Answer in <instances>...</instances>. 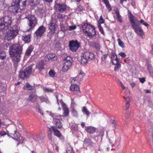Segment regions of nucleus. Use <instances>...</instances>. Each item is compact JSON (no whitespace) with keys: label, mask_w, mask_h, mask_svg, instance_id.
<instances>
[{"label":"nucleus","mask_w":153,"mask_h":153,"mask_svg":"<svg viewBox=\"0 0 153 153\" xmlns=\"http://www.w3.org/2000/svg\"><path fill=\"white\" fill-rule=\"evenodd\" d=\"M9 50L12 59L16 62H19L21 58L22 47L19 45H14L10 47Z\"/></svg>","instance_id":"1"},{"label":"nucleus","mask_w":153,"mask_h":153,"mask_svg":"<svg viewBox=\"0 0 153 153\" xmlns=\"http://www.w3.org/2000/svg\"><path fill=\"white\" fill-rule=\"evenodd\" d=\"M18 27L16 25H14L13 27H10V29H7L4 31V33L6 34L4 37V39L10 41L13 39L18 33Z\"/></svg>","instance_id":"2"},{"label":"nucleus","mask_w":153,"mask_h":153,"mask_svg":"<svg viewBox=\"0 0 153 153\" xmlns=\"http://www.w3.org/2000/svg\"><path fill=\"white\" fill-rule=\"evenodd\" d=\"M28 14L27 12H25L21 16H23V18L27 19L29 20V22L28 23L30 28L27 30H31L36 26L37 23V20L36 18L33 16H31L30 17H28Z\"/></svg>","instance_id":"3"},{"label":"nucleus","mask_w":153,"mask_h":153,"mask_svg":"<svg viewBox=\"0 0 153 153\" xmlns=\"http://www.w3.org/2000/svg\"><path fill=\"white\" fill-rule=\"evenodd\" d=\"M111 62L115 65L114 70L115 71H118L121 67V61L120 59L118 58L117 55L114 51L111 52Z\"/></svg>","instance_id":"4"},{"label":"nucleus","mask_w":153,"mask_h":153,"mask_svg":"<svg viewBox=\"0 0 153 153\" xmlns=\"http://www.w3.org/2000/svg\"><path fill=\"white\" fill-rule=\"evenodd\" d=\"M94 57V55L92 53L89 52L84 53L83 56L81 58V64L84 65H85L88 61L93 59Z\"/></svg>","instance_id":"5"},{"label":"nucleus","mask_w":153,"mask_h":153,"mask_svg":"<svg viewBox=\"0 0 153 153\" xmlns=\"http://www.w3.org/2000/svg\"><path fill=\"white\" fill-rule=\"evenodd\" d=\"M32 66L30 65L26 68L24 71H21L19 73V76L23 79H27L31 75L32 70Z\"/></svg>","instance_id":"6"},{"label":"nucleus","mask_w":153,"mask_h":153,"mask_svg":"<svg viewBox=\"0 0 153 153\" xmlns=\"http://www.w3.org/2000/svg\"><path fill=\"white\" fill-rule=\"evenodd\" d=\"M64 65L62 69L64 71H66L69 69L71 66L73 62L72 58L69 56H67L63 59Z\"/></svg>","instance_id":"7"},{"label":"nucleus","mask_w":153,"mask_h":153,"mask_svg":"<svg viewBox=\"0 0 153 153\" xmlns=\"http://www.w3.org/2000/svg\"><path fill=\"white\" fill-rule=\"evenodd\" d=\"M57 21L55 19H51L50 23L48 25L49 33L52 34L55 33L58 25Z\"/></svg>","instance_id":"8"},{"label":"nucleus","mask_w":153,"mask_h":153,"mask_svg":"<svg viewBox=\"0 0 153 153\" xmlns=\"http://www.w3.org/2000/svg\"><path fill=\"white\" fill-rule=\"evenodd\" d=\"M10 9L11 10V12L14 13H17L21 12V13H22V15L25 11H26V10H22V9H20L18 4L15 3L14 1H13V0H12V5L10 7ZM21 15H22V14L21 15Z\"/></svg>","instance_id":"9"},{"label":"nucleus","mask_w":153,"mask_h":153,"mask_svg":"<svg viewBox=\"0 0 153 153\" xmlns=\"http://www.w3.org/2000/svg\"><path fill=\"white\" fill-rule=\"evenodd\" d=\"M82 31L86 36H88L90 38L93 37L96 34L95 28L93 26H92V28H89V29H84Z\"/></svg>","instance_id":"10"},{"label":"nucleus","mask_w":153,"mask_h":153,"mask_svg":"<svg viewBox=\"0 0 153 153\" xmlns=\"http://www.w3.org/2000/svg\"><path fill=\"white\" fill-rule=\"evenodd\" d=\"M79 43L76 40L70 41L69 44L70 49L72 51H76L79 48Z\"/></svg>","instance_id":"11"},{"label":"nucleus","mask_w":153,"mask_h":153,"mask_svg":"<svg viewBox=\"0 0 153 153\" xmlns=\"http://www.w3.org/2000/svg\"><path fill=\"white\" fill-rule=\"evenodd\" d=\"M0 21L4 24L6 27H8V29L11 27L12 23L11 18L8 16H5L0 18Z\"/></svg>","instance_id":"12"},{"label":"nucleus","mask_w":153,"mask_h":153,"mask_svg":"<svg viewBox=\"0 0 153 153\" xmlns=\"http://www.w3.org/2000/svg\"><path fill=\"white\" fill-rule=\"evenodd\" d=\"M10 134H11V135H13V138L19 142L17 143V146L19 144L22 143H23L24 139H23L22 137L20 136V135L18 132L16 131H15L14 134L12 133H10Z\"/></svg>","instance_id":"13"},{"label":"nucleus","mask_w":153,"mask_h":153,"mask_svg":"<svg viewBox=\"0 0 153 153\" xmlns=\"http://www.w3.org/2000/svg\"><path fill=\"white\" fill-rule=\"evenodd\" d=\"M46 28L43 25L40 26L35 33L36 36L37 38L41 37L45 32Z\"/></svg>","instance_id":"14"},{"label":"nucleus","mask_w":153,"mask_h":153,"mask_svg":"<svg viewBox=\"0 0 153 153\" xmlns=\"http://www.w3.org/2000/svg\"><path fill=\"white\" fill-rule=\"evenodd\" d=\"M55 7L57 11L62 13L66 10L67 6L65 4H56Z\"/></svg>","instance_id":"15"},{"label":"nucleus","mask_w":153,"mask_h":153,"mask_svg":"<svg viewBox=\"0 0 153 153\" xmlns=\"http://www.w3.org/2000/svg\"><path fill=\"white\" fill-rule=\"evenodd\" d=\"M132 28L134 29L135 32L139 36H143L144 33L141 27L140 26L139 24L133 27Z\"/></svg>","instance_id":"16"},{"label":"nucleus","mask_w":153,"mask_h":153,"mask_svg":"<svg viewBox=\"0 0 153 153\" xmlns=\"http://www.w3.org/2000/svg\"><path fill=\"white\" fill-rule=\"evenodd\" d=\"M26 0H13V1L18 4L20 9L23 10L26 6Z\"/></svg>","instance_id":"17"},{"label":"nucleus","mask_w":153,"mask_h":153,"mask_svg":"<svg viewBox=\"0 0 153 153\" xmlns=\"http://www.w3.org/2000/svg\"><path fill=\"white\" fill-rule=\"evenodd\" d=\"M130 21L132 28L139 24V22L137 19L133 15L131 14L129 16Z\"/></svg>","instance_id":"18"},{"label":"nucleus","mask_w":153,"mask_h":153,"mask_svg":"<svg viewBox=\"0 0 153 153\" xmlns=\"http://www.w3.org/2000/svg\"><path fill=\"white\" fill-rule=\"evenodd\" d=\"M36 97L37 96L35 93H30L29 95L27 101L31 102H34L36 100Z\"/></svg>","instance_id":"19"},{"label":"nucleus","mask_w":153,"mask_h":153,"mask_svg":"<svg viewBox=\"0 0 153 153\" xmlns=\"http://www.w3.org/2000/svg\"><path fill=\"white\" fill-rule=\"evenodd\" d=\"M71 91L75 92V93H78L80 92V90L79 87L76 84H71L70 87Z\"/></svg>","instance_id":"20"},{"label":"nucleus","mask_w":153,"mask_h":153,"mask_svg":"<svg viewBox=\"0 0 153 153\" xmlns=\"http://www.w3.org/2000/svg\"><path fill=\"white\" fill-rule=\"evenodd\" d=\"M44 65L45 63L44 61L43 60L41 61L36 65V68L38 69L39 71H41L44 68Z\"/></svg>","instance_id":"21"},{"label":"nucleus","mask_w":153,"mask_h":153,"mask_svg":"<svg viewBox=\"0 0 153 153\" xmlns=\"http://www.w3.org/2000/svg\"><path fill=\"white\" fill-rule=\"evenodd\" d=\"M51 128L54 132V134L55 136L59 137L61 136V134L60 131L55 126H52Z\"/></svg>","instance_id":"22"},{"label":"nucleus","mask_w":153,"mask_h":153,"mask_svg":"<svg viewBox=\"0 0 153 153\" xmlns=\"http://www.w3.org/2000/svg\"><path fill=\"white\" fill-rule=\"evenodd\" d=\"M31 35L28 34L27 35H25L22 36V40L25 43H28L30 41Z\"/></svg>","instance_id":"23"},{"label":"nucleus","mask_w":153,"mask_h":153,"mask_svg":"<svg viewBox=\"0 0 153 153\" xmlns=\"http://www.w3.org/2000/svg\"><path fill=\"white\" fill-rule=\"evenodd\" d=\"M63 110L64 111L63 116L64 117L68 116L69 114V110L66 104L62 105Z\"/></svg>","instance_id":"24"},{"label":"nucleus","mask_w":153,"mask_h":153,"mask_svg":"<svg viewBox=\"0 0 153 153\" xmlns=\"http://www.w3.org/2000/svg\"><path fill=\"white\" fill-rule=\"evenodd\" d=\"M85 130L89 133H92L95 131L96 128L92 126H88L86 127Z\"/></svg>","instance_id":"25"},{"label":"nucleus","mask_w":153,"mask_h":153,"mask_svg":"<svg viewBox=\"0 0 153 153\" xmlns=\"http://www.w3.org/2000/svg\"><path fill=\"white\" fill-rule=\"evenodd\" d=\"M50 115L53 117L54 121H56L57 119H60L62 117V116L60 115L51 112L50 113Z\"/></svg>","instance_id":"26"},{"label":"nucleus","mask_w":153,"mask_h":153,"mask_svg":"<svg viewBox=\"0 0 153 153\" xmlns=\"http://www.w3.org/2000/svg\"><path fill=\"white\" fill-rule=\"evenodd\" d=\"M7 29H8V27L0 21V32L2 31L4 33V31L6 30Z\"/></svg>","instance_id":"27"},{"label":"nucleus","mask_w":153,"mask_h":153,"mask_svg":"<svg viewBox=\"0 0 153 153\" xmlns=\"http://www.w3.org/2000/svg\"><path fill=\"white\" fill-rule=\"evenodd\" d=\"M114 11L116 15L117 20L120 22H122V18L121 16L120 15L119 11L117 9L115 10Z\"/></svg>","instance_id":"28"},{"label":"nucleus","mask_w":153,"mask_h":153,"mask_svg":"<svg viewBox=\"0 0 153 153\" xmlns=\"http://www.w3.org/2000/svg\"><path fill=\"white\" fill-rule=\"evenodd\" d=\"M55 123V125L57 128H60L62 127V124L60 121V119H57L56 121H54Z\"/></svg>","instance_id":"29"},{"label":"nucleus","mask_w":153,"mask_h":153,"mask_svg":"<svg viewBox=\"0 0 153 153\" xmlns=\"http://www.w3.org/2000/svg\"><path fill=\"white\" fill-rule=\"evenodd\" d=\"M103 2L105 4V6L108 11H110L112 10L108 0H103Z\"/></svg>","instance_id":"30"},{"label":"nucleus","mask_w":153,"mask_h":153,"mask_svg":"<svg viewBox=\"0 0 153 153\" xmlns=\"http://www.w3.org/2000/svg\"><path fill=\"white\" fill-rule=\"evenodd\" d=\"M33 47L32 45L29 46L26 51L25 55L27 56H29L33 51Z\"/></svg>","instance_id":"31"},{"label":"nucleus","mask_w":153,"mask_h":153,"mask_svg":"<svg viewBox=\"0 0 153 153\" xmlns=\"http://www.w3.org/2000/svg\"><path fill=\"white\" fill-rule=\"evenodd\" d=\"M113 146L112 144L110 142L106 143L105 144V147L106 148L107 151H108L110 149H112Z\"/></svg>","instance_id":"32"},{"label":"nucleus","mask_w":153,"mask_h":153,"mask_svg":"<svg viewBox=\"0 0 153 153\" xmlns=\"http://www.w3.org/2000/svg\"><path fill=\"white\" fill-rule=\"evenodd\" d=\"M92 25H91L88 23H84L82 26V31L84 29H87V28L89 29V28H92Z\"/></svg>","instance_id":"33"},{"label":"nucleus","mask_w":153,"mask_h":153,"mask_svg":"<svg viewBox=\"0 0 153 153\" xmlns=\"http://www.w3.org/2000/svg\"><path fill=\"white\" fill-rule=\"evenodd\" d=\"M41 0H30V4L32 6L39 4Z\"/></svg>","instance_id":"34"},{"label":"nucleus","mask_w":153,"mask_h":153,"mask_svg":"<svg viewBox=\"0 0 153 153\" xmlns=\"http://www.w3.org/2000/svg\"><path fill=\"white\" fill-rule=\"evenodd\" d=\"M84 75V73L82 71H81L79 73L78 76H76V77H77L76 81H80Z\"/></svg>","instance_id":"35"},{"label":"nucleus","mask_w":153,"mask_h":153,"mask_svg":"<svg viewBox=\"0 0 153 153\" xmlns=\"http://www.w3.org/2000/svg\"><path fill=\"white\" fill-rule=\"evenodd\" d=\"M33 86L30 85L28 83H27L24 87V89L27 90H31L33 89Z\"/></svg>","instance_id":"36"},{"label":"nucleus","mask_w":153,"mask_h":153,"mask_svg":"<svg viewBox=\"0 0 153 153\" xmlns=\"http://www.w3.org/2000/svg\"><path fill=\"white\" fill-rule=\"evenodd\" d=\"M6 54L4 51H2L0 53V59L1 60H4L6 59Z\"/></svg>","instance_id":"37"},{"label":"nucleus","mask_w":153,"mask_h":153,"mask_svg":"<svg viewBox=\"0 0 153 153\" xmlns=\"http://www.w3.org/2000/svg\"><path fill=\"white\" fill-rule=\"evenodd\" d=\"M82 111L87 116H88L90 114L89 111L85 106H84L83 107Z\"/></svg>","instance_id":"38"},{"label":"nucleus","mask_w":153,"mask_h":153,"mask_svg":"<svg viewBox=\"0 0 153 153\" xmlns=\"http://www.w3.org/2000/svg\"><path fill=\"white\" fill-rule=\"evenodd\" d=\"M66 24L65 25H63V24H60V27H61V30L63 31H65L68 29L67 27L65 26Z\"/></svg>","instance_id":"39"},{"label":"nucleus","mask_w":153,"mask_h":153,"mask_svg":"<svg viewBox=\"0 0 153 153\" xmlns=\"http://www.w3.org/2000/svg\"><path fill=\"white\" fill-rule=\"evenodd\" d=\"M36 140L39 143H42L44 142V139L43 137L40 136L38 137H37Z\"/></svg>","instance_id":"40"},{"label":"nucleus","mask_w":153,"mask_h":153,"mask_svg":"<svg viewBox=\"0 0 153 153\" xmlns=\"http://www.w3.org/2000/svg\"><path fill=\"white\" fill-rule=\"evenodd\" d=\"M56 16L57 19L59 20H61L65 18V16L63 15H62L60 13H57L56 14Z\"/></svg>","instance_id":"41"},{"label":"nucleus","mask_w":153,"mask_h":153,"mask_svg":"<svg viewBox=\"0 0 153 153\" xmlns=\"http://www.w3.org/2000/svg\"><path fill=\"white\" fill-rule=\"evenodd\" d=\"M118 42L119 45L122 48L124 47V45L123 42L120 39H118L117 40Z\"/></svg>","instance_id":"42"},{"label":"nucleus","mask_w":153,"mask_h":153,"mask_svg":"<svg viewBox=\"0 0 153 153\" xmlns=\"http://www.w3.org/2000/svg\"><path fill=\"white\" fill-rule=\"evenodd\" d=\"M72 114L73 116L74 117H77L78 116V113L77 111L75 110L74 108H72Z\"/></svg>","instance_id":"43"},{"label":"nucleus","mask_w":153,"mask_h":153,"mask_svg":"<svg viewBox=\"0 0 153 153\" xmlns=\"http://www.w3.org/2000/svg\"><path fill=\"white\" fill-rule=\"evenodd\" d=\"M55 74V72H54V71L52 70H50L49 72V76L52 77H53L54 76Z\"/></svg>","instance_id":"44"},{"label":"nucleus","mask_w":153,"mask_h":153,"mask_svg":"<svg viewBox=\"0 0 153 153\" xmlns=\"http://www.w3.org/2000/svg\"><path fill=\"white\" fill-rule=\"evenodd\" d=\"M55 57V55L54 54L52 53H50L48 55L47 58L48 59H51L54 58Z\"/></svg>","instance_id":"45"},{"label":"nucleus","mask_w":153,"mask_h":153,"mask_svg":"<svg viewBox=\"0 0 153 153\" xmlns=\"http://www.w3.org/2000/svg\"><path fill=\"white\" fill-rule=\"evenodd\" d=\"M98 27L99 28V30L100 31V33L104 35V32L103 30V29L102 28V27L101 26L100 24H98Z\"/></svg>","instance_id":"46"},{"label":"nucleus","mask_w":153,"mask_h":153,"mask_svg":"<svg viewBox=\"0 0 153 153\" xmlns=\"http://www.w3.org/2000/svg\"><path fill=\"white\" fill-rule=\"evenodd\" d=\"M104 20L103 19L102 16H101L100 17L99 19V20L98 21V24H102L104 23Z\"/></svg>","instance_id":"47"},{"label":"nucleus","mask_w":153,"mask_h":153,"mask_svg":"<svg viewBox=\"0 0 153 153\" xmlns=\"http://www.w3.org/2000/svg\"><path fill=\"white\" fill-rule=\"evenodd\" d=\"M39 98L42 102H47L48 100L47 98L44 97H39Z\"/></svg>","instance_id":"48"},{"label":"nucleus","mask_w":153,"mask_h":153,"mask_svg":"<svg viewBox=\"0 0 153 153\" xmlns=\"http://www.w3.org/2000/svg\"><path fill=\"white\" fill-rule=\"evenodd\" d=\"M94 47L97 50H99L100 49V46L99 43H95L93 45Z\"/></svg>","instance_id":"49"},{"label":"nucleus","mask_w":153,"mask_h":153,"mask_svg":"<svg viewBox=\"0 0 153 153\" xmlns=\"http://www.w3.org/2000/svg\"><path fill=\"white\" fill-rule=\"evenodd\" d=\"M77 77H74L73 78L72 80L71 81L72 84H76L79 81H76L77 79Z\"/></svg>","instance_id":"50"},{"label":"nucleus","mask_w":153,"mask_h":153,"mask_svg":"<svg viewBox=\"0 0 153 153\" xmlns=\"http://www.w3.org/2000/svg\"><path fill=\"white\" fill-rule=\"evenodd\" d=\"M91 142V140L89 138L85 139L84 141L85 144H89Z\"/></svg>","instance_id":"51"},{"label":"nucleus","mask_w":153,"mask_h":153,"mask_svg":"<svg viewBox=\"0 0 153 153\" xmlns=\"http://www.w3.org/2000/svg\"><path fill=\"white\" fill-rule=\"evenodd\" d=\"M43 90L45 91L46 92H52L53 91V90L51 89L47 88H44Z\"/></svg>","instance_id":"52"},{"label":"nucleus","mask_w":153,"mask_h":153,"mask_svg":"<svg viewBox=\"0 0 153 153\" xmlns=\"http://www.w3.org/2000/svg\"><path fill=\"white\" fill-rule=\"evenodd\" d=\"M83 9V7L81 5H79L77 8V10L79 11H82Z\"/></svg>","instance_id":"53"},{"label":"nucleus","mask_w":153,"mask_h":153,"mask_svg":"<svg viewBox=\"0 0 153 153\" xmlns=\"http://www.w3.org/2000/svg\"><path fill=\"white\" fill-rule=\"evenodd\" d=\"M111 123L112 125L113 129H116V124L115 121L114 120H112Z\"/></svg>","instance_id":"54"},{"label":"nucleus","mask_w":153,"mask_h":153,"mask_svg":"<svg viewBox=\"0 0 153 153\" xmlns=\"http://www.w3.org/2000/svg\"><path fill=\"white\" fill-rule=\"evenodd\" d=\"M71 106L72 107V108H74V107L76 105V104L73 99H71Z\"/></svg>","instance_id":"55"},{"label":"nucleus","mask_w":153,"mask_h":153,"mask_svg":"<svg viewBox=\"0 0 153 153\" xmlns=\"http://www.w3.org/2000/svg\"><path fill=\"white\" fill-rule=\"evenodd\" d=\"M118 55L123 58L125 57L126 56V54L124 53L123 52H121L120 53H119L118 54Z\"/></svg>","instance_id":"56"},{"label":"nucleus","mask_w":153,"mask_h":153,"mask_svg":"<svg viewBox=\"0 0 153 153\" xmlns=\"http://www.w3.org/2000/svg\"><path fill=\"white\" fill-rule=\"evenodd\" d=\"M147 68L149 72L153 70L151 65L149 64L147 65Z\"/></svg>","instance_id":"57"},{"label":"nucleus","mask_w":153,"mask_h":153,"mask_svg":"<svg viewBox=\"0 0 153 153\" xmlns=\"http://www.w3.org/2000/svg\"><path fill=\"white\" fill-rule=\"evenodd\" d=\"M108 55V53L104 54L103 56H102L101 57V59H102V60H105V59L107 57V56Z\"/></svg>","instance_id":"58"},{"label":"nucleus","mask_w":153,"mask_h":153,"mask_svg":"<svg viewBox=\"0 0 153 153\" xmlns=\"http://www.w3.org/2000/svg\"><path fill=\"white\" fill-rule=\"evenodd\" d=\"M76 28V26H71L69 27V30H71L75 29Z\"/></svg>","instance_id":"59"},{"label":"nucleus","mask_w":153,"mask_h":153,"mask_svg":"<svg viewBox=\"0 0 153 153\" xmlns=\"http://www.w3.org/2000/svg\"><path fill=\"white\" fill-rule=\"evenodd\" d=\"M123 97L125 99L126 102L130 103V100L129 97H128L126 98H125L124 97Z\"/></svg>","instance_id":"60"},{"label":"nucleus","mask_w":153,"mask_h":153,"mask_svg":"<svg viewBox=\"0 0 153 153\" xmlns=\"http://www.w3.org/2000/svg\"><path fill=\"white\" fill-rule=\"evenodd\" d=\"M139 79L140 81L142 83H143L145 81V79L144 78H139Z\"/></svg>","instance_id":"61"},{"label":"nucleus","mask_w":153,"mask_h":153,"mask_svg":"<svg viewBox=\"0 0 153 153\" xmlns=\"http://www.w3.org/2000/svg\"><path fill=\"white\" fill-rule=\"evenodd\" d=\"M6 134V133L4 131H1L0 132V135L1 136H4Z\"/></svg>","instance_id":"62"},{"label":"nucleus","mask_w":153,"mask_h":153,"mask_svg":"<svg viewBox=\"0 0 153 153\" xmlns=\"http://www.w3.org/2000/svg\"><path fill=\"white\" fill-rule=\"evenodd\" d=\"M129 106H130V103L126 102V105H125V107L126 108V110H127L128 108L129 107Z\"/></svg>","instance_id":"63"},{"label":"nucleus","mask_w":153,"mask_h":153,"mask_svg":"<svg viewBox=\"0 0 153 153\" xmlns=\"http://www.w3.org/2000/svg\"><path fill=\"white\" fill-rule=\"evenodd\" d=\"M45 10L44 9H42L40 10V12L42 14H43L45 12Z\"/></svg>","instance_id":"64"}]
</instances>
